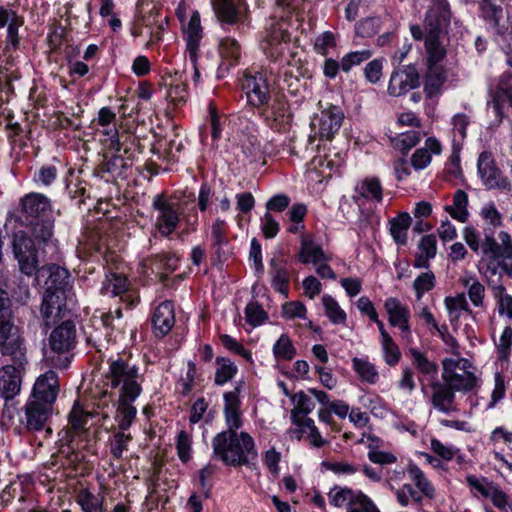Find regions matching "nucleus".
Listing matches in <instances>:
<instances>
[{
    "mask_svg": "<svg viewBox=\"0 0 512 512\" xmlns=\"http://www.w3.org/2000/svg\"><path fill=\"white\" fill-rule=\"evenodd\" d=\"M247 103L259 110L266 124L275 130L285 129L290 113L285 97L271 94L266 71L247 72L242 80Z\"/></svg>",
    "mask_w": 512,
    "mask_h": 512,
    "instance_id": "f257e3e1",
    "label": "nucleus"
},
{
    "mask_svg": "<svg viewBox=\"0 0 512 512\" xmlns=\"http://www.w3.org/2000/svg\"><path fill=\"white\" fill-rule=\"evenodd\" d=\"M462 234L469 248L482 254L480 264L485 266V273L490 276L502 273L512 275V237L508 232L498 233L499 242L488 234L480 240L479 233L471 226H466Z\"/></svg>",
    "mask_w": 512,
    "mask_h": 512,
    "instance_id": "f03ea898",
    "label": "nucleus"
},
{
    "mask_svg": "<svg viewBox=\"0 0 512 512\" xmlns=\"http://www.w3.org/2000/svg\"><path fill=\"white\" fill-rule=\"evenodd\" d=\"M276 7L272 17L269 19L263 38L261 48L265 55L274 63L287 50L290 43L289 28L293 27V16L295 21L299 19V7L304 0H275Z\"/></svg>",
    "mask_w": 512,
    "mask_h": 512,
    "instance_id": "7ed1b4c3",
    "label": "nucleus"
},
{
    "mask_svg": "<svg viewBox=\"0 0 512 512\" xmlns=\"http://www.w3.org/2000/svg\"><path fill=\"white\" fill-rule=\"evenodd\" d=\"M105 385L111 390H118L119 397L126 399H137L142 392L143 376L139 368L129 359L122 357L110 358L109 369L105 374ZM114 407L112 391L106 388L102 392V398L97 403L98 407L108 408L109 404Z\"/></svg>",
    "mask_w": 512,
    "mask_h": 512,
    "instance_id": "20e7f679",
    "label": "nucleus"
},
{
    "mask_svg": "<svg viewBox=\"0 0 512 512\" xmlns=\"http://www.w3.org/2000/svg\"><path fill=\"white\" fill-rule=\"evenodd\" d=\"M213 455L228 466L248 464L257 457L254 439L247 432L218 433L212 439Z\"/></svg>",
    "mask_w": 512,
    "mask_h": 512,
    "instance_id": "39448f33",
    "label": "nucleus"
},
{
    "mask_svg": "<svg viewBox=\"0 0 512 512\" xmlns=\"http://www.w3.org/2000/svg\"><path fill=\"white\" fill-rule=\"evenodd\" d=\"M471 369V362L465 358H445L442 360V380L457 392L467 393L477 385Z\"/></svg>",
    "mask_w": 512,
    "mask_h": 512,
    "instance_id": "423d86ee",
    "label": "nucleus"
},
{
    "mask_svg": "<svg viewBox=\"0 0 512 512\" xmlns=\"http://www.w3.org/2000/svg\"><path fill=\"white\" fill-rule=\"evenodd\" d=\"M0 354L18 366L27 363L25 338L13 319L0 322Z\"/></svg>",
    "mask_w": 512,
    "mask_h": 512,
    "instance_id": "0eeeda50",
    "label": "nucleus"
},
{
    "mask_svg": "<svg viewBox=\"0 0 512 512\" xmlns=\"http://www.w3.org/2000/svg\"><path fill=\"white\" fill-rule=\"evenodd\" d=\"M154 227L165 237L170 236L180 222V206L170 201L163 193L153 197Z\"/></svg>",
    "mask_w": 512,
    "mask_h": 512,
    "instance_id": "6e6552de",
    "label": "nucleus"
},
{
    "mask_svg": "<svg viewBox=\"0 0 512 512\" xmlns=\"http://www.w3.org/2000/svg\"><path fill=\"white\" fill-rule=\"evenodd\" d=\"M11 247L20 271L28 276L35 274L38 270L39 258L33 238L25 231H18L13 234Z\"/></svg>",
    "mask_w": 512,
    "mask_h": 512,
    "instance_id": "1a4fd4ad",
    "label": "nucleus"
},
{
    "mask_svg": "<svg viewBox=\"0 0 512 512\" xmlns=\"http://www.w3.org/2000/svg\"><path fill=\"white\" fill-rule=\"evenodd\" d=\"M477 171L483 185L489 189H496L502 192H510L512 183L502 171L497 167L493 155L488 152H482L477 161Z\"/></svg>",
    "mask_w": 512,
    "mask_h": 512,
    "instance_id": "9d476101",
    "label": "nucleus"
},
{
    "mask_svg": "<svg viewBox=\"0 0 512 512\" xmlns=\"http://www.w3.org/2000/svg\"><path fill=\"white\" fill-rule=\"evenodd\" d=\"M68 299L64 292L46 290L40 304L42 326L47 330L62 321L68 314Z\"/></svg>",
    "mask_w": 512,
    "mask_h": 512,
    "instance_id": "9b49d317",
    "label": "nucleus"
},
{
    "mask_svg": "<svg viewBox=\"0 0 512 512\" xmlns=\"http://www.w3.org/2000/svg\"><path fill=\"white\" fill-rule=\"evenodd\" d=\"M21 215L31 223L34 220L48 218L53 212V203L46 195L30 192L19 200Z\"/></svg>",
    "mask_w": 512,
    "mask_h": 512,
    "instance_id": "f8f14e48",
    "label": "nucleus"
},
{
    "mask_svg": "<svg viewBox=\"0 0 512 512\" xmlns=\"http://www.w3.org/2000/svg\"><path fill=\"white\" fill-rule=\"evenodd\" d=\"M53 413V406L29 399L23 407L20 423L29 431L42 430Z\"/></svg>",
    "mask_w": 512,
    "mask_h": 512,
    "instance_id": "ddd939ff",
    "label": "nucleus"
},
{
    "mask_svg": "<svg viewBox=\"0 0 512 512\" xmlns=\"http://www.w3.org/2000/svg\"><path fill=\"white\" fill-rule=\"evenodd\" d=\"M419 80L417 68L414 65H407L391 74L387 91L391 96H402L418 87Z\"/></svg>",
    "mask_w": 512,
    "mask_h": 512,
    "instance_id": "4468645a",
    "label": "nucleus"
},
{
    "mask_svg": "<svg viewBox=\"0 0 512 512\" xmlns=\"http://www.w3.org/2000/svg\"><path fill=\"white\" fill-rule=\"evenodd\" d=\"M429 387V402L435 410L447 415L458 411L455 404L456 390L439 380L432 381Z\"/></svg>",
    "mask_w": 512,
    "mask_h": 512,
    "instance_id": "2eb2a0df",
    "label": "nucleus"
},
{
    "mask_svg": "<svg viewBox=\"0 0 512 512\" xmlns=\"http://www.w3.org/2000/svg\"><path fill=\"white\" fill-rule=\"evenodd\" d=\"M58 392V375L56 372L49 370L37 378L29 399L53 406Z\"/></svg>",
    "mask_w": 512,
    "mask_h": 512,
    "instance_id": "dca6fc26",
    "label": "nucleus"
},
{
    "mask_svg": "<svg viewBox=\"0 0 512 512\" xmlns=\"http://www.w3.org/2000/svg\"><path fill=\"white\" fill-rule=\"evenodd\" d=\"M451 14L447 0H431L425 20V31L446 33L450 25Z\"/></svg>",
    "mask_w": 512,
    "mask_h": 512,
    "instance_id": "f3484780",
    "label": "nucleus"
},
{
    "mask_svg": "<svg viewBox=\"0 0 512 512\" xmlns=\"http://www.w3.org/2000/svg\"><path fill=\"white\" fill-rule=\"evenodd\" d=\"M240 385H237L232 391L225 392L224 399V418L227 430L221 433H234L242 427V413L240 410Z\"/></svg>",
    "mask_w": 512,
    "mask_h": 512,
    "instance_id": "a211bd4d",
    "label": "nucleus"
},
{
    "mask_svg": "<svg viewBox=\"0 0 512 512\" xmlns=\"http://www.w3.org/2000/svg\"><path fill=\"white\" fill-rule=\"evenodd\" d=\"M76 329L71 320H63L49 336V347L57 354L66 353L75 345Z\"/></svg>",
    "mask_w": 512,
    "mask_h": 512,
    "instance_id": "6ab92c4d",
    "label": "nucleus"
},
{
    "mask_svg": "<svg viewBox=\"0 0 512 512\" xmlns=\"http://www.w3.org/2000/svg\"><path fill=\"white\" fill-rule=\"evenodd\" d=\"M183 38L186 42V53L190 61H198L199 46L203 37L200 14L194 11L187 23L182 26Z\"/></svg>",
    "mask_w": 512,
    "mask_h": 512,
    "instance_id": "aec40b11",
    "label": "nucleus"
},
{
    "mask_svg": "<svg viewBox=\"0 0 512 512\" xmlns=\"http://www.w3.org/2000/svg\"><path fill=\"white\" fill-rule=\"evenodd\" d=\"M23 367L13 363L0 368V396L6 401L12 400L20 392V369Z\"/></svg>",
    "mask_w": 512,
    "mask_h": 512,
    "instance_id": "412c9836",
    "label": "nucleus"
},
{
    "mask_svg": "<svg viewBox=\"0 0 512 512\" xmlns=\"http://www.w3.org/2000/svg\"><path fill=\"white\" fill-rule=\"evenodd\" d=\"M384 308L388 314V321L391 326L401 330L403 337L410 336V310L397 298L389 297L384 302Z\"/></svg>",
    "mask_w": 512,
    "mask_h": 512,
    "instance_id": "4be33fe9",
    "label": "nucleus"
},
{
    "mask_svg": "<svg viewBox=\"0 0 512 512\" xmlns=\"http://www.w3.org/2000/svg\"><path fill=\"white\" fill-rule=\"evenodd\" d=\"M175 324L174 304L171 301L160 303L152 314L153 333L157 337L167 335Z\"/></svg>",
    "mask_w": 512,
    "mask_h": 512,
    "instance_id": "5701e85b",
    "label": "nucleus"
},
{
    "mask_svg": "<svg viewBox=\"0 0 512 512\" xmlns=\"http://www.w3.org/2000/svg\"><path fill=\"white\" fill-rule=\"evenodd\" d=\"M127 288L128 280L125 275L117 272H109L102 282L101 293L113 297L120 296L122 301H129V305L133 306L135 300L130 293H127Z\"/></svg>",
    "mask_w": 512,
    "mask_h": 512,
    "instance_id": "b1692460",
    "label": "nucleus"
},
{
    "mask_svg": "<svg viewBox=\"0 0 512 512\" xmlns=\"http://www.w3.org/2000/svg\"><path fill=\"white\" fill-rule=\"evenodd\" d=\"M297 257L299 262L312 265L322 260H331L330 255L326 254L322 247L314 241L312 235L303 233L300 236V248Z\"/></svg>",
    "mask_w": 512,
    "mask_h": 512,
    "instance_id": "393cba45",
    "label": "nucleus"
},
{
    "mask_svg": "<svg viewBox=\"0 0 512 512\" xmlns=\"http://www.w3.org/2000/svg\"><path fill=\"white\" fill-rule=\"evenodd\" d=\"M211 2L217 18L229 24L239 21L245 9L244 0H211Z\"/></svg>",
    "mask_w": 512,
    "mask_h": 512,
    "instance_id": "a878e982",
    "label": "nucleus"
},
{
    "mask_svg": "<svg viewBox=\"0 0 512 512\" xmlns=\"http://www.w3.org/2000/svg\"><path fill=\"white\" fill-rule=\"evenodd\" d=\"M355 200L362 205L365 200L380 203L383 199V188L376 177H366L355 187Z\"/></svg>",
    "mask_w": 512,
    "mask_h": 512,
    "instance_id": "bb28decb",
    "label": "nucleus"
},
{
    "mask_svg": "<svg viewBox=\"0 0 512 512\" xmlns=\"http://www.w3.org/2000/svg\"><path fill=\"white\" fill-rule=\"evenodd\" d=\"M444 33L425 31L424 47L426 52V65H441L447 50L442 42Z\"/></svg>",
    "mask_w": 512,
    "mask_h": 512,
    "instance_id": "cd10ccee",
    "label": "nucleus"
},
{
    "mask_svg": "<svg viewBox=\"0 0 512 512\" xmlns=\"http://www.w3.org/2000/svg\"><path fill=\"white\" fill-rule=\"evenodd\" d=\"M343 120L342 112L332 107L321 112L318 119V134L321 139L329 140L340 129Z\"/></svg>",
    "mask_w": 512,
    "mask_h": 512,
    "instance_id": "c85d7f7f",
    "label": "nucleus"
},
{
    "mask_svg": "<svg viewBox=\"0 0 512 512\" xmlns=\"http://www.w3.org/2000/svg\"><path fill=\"white\" fill-rule=\"evenodd\" d=\"M48 278L46 280V290L52 292H64L67 297L71 295L70 273L69 271L56 264L49 265L47 268Z\"/></svg>",
    "mask_w": 512,
    "mask_h": 512,
    "instance_id": "c756f323",
    "label": "nucleus"
},
{
    "mask_svg": "<svg viewBox=\"0 0 512 512\" xmlns=\"http://www.w3.org/2000/svg\"><path fill=\"white\" fill-rule=\"evenodd\" d=\"M219 53L221 63L219 70L221 72L228 71L239 63L241 57V46L238 41L231 37L223 38L219 43Z\"/></svg>",
    "mask_w": 512,
    "mask_h": 512,
    "instance_id": "7c9ffc66",
    "label": "nucleus"
},
{
    "mask_svg": "<svg viewBox=\"0 0 512 512\" xmlns=\"http://www.w3.org/2000/svg\"><path fill=\"white\" fill-rule=\"evenodd\" d=\"M442 146L440 142L429 137L425 140L424 147L417 149L411 156V165L415 170L425 169L432 160V155L441 154Z\"/></svg>",
    "mask_w": 512,
    "mask_h": 512,
    "instance_id": "2f4dec72",
    "label": "nucleus"
},
{
    "mask_svg": "<svg viewBox=\"0 0 512 512\" xmlns=\"http://www.w3.org/2000/svg\"><path fill=\"white\" fill-rule=\"evenodd\" d=\"M437 254V240L433 234L423 236L417 247L413 266L418 269H428L430 260Z\"/></svg>",
    "mask_w": 512,
    "mask_h": 512,
    "instance_id": "473e14b6",
    "label": "nucleus"
},
{
    "mask_svg": "<svg viewBox=\"0 0 512 512\" xmlns=\"http://www.w3.org/2000/svg\"><path fill=\"white\" fill-rule=\"evenodd\" d=\"M269 275L271 278V286L287 298L289 294L290 275L284 261L276 258L271 259Z\"/></svg>",
    "mask_w": 512,
    "mask_h": 512,
    "instance_id": "72a5a7b5",
    "label": "nucleus"
},
{
    "mask_svg": "<svg viewBox=\"0 0 512 512\" xmlns=\"http://www.w3.org/2000/svg\"><path fill=\"white\" fill-rule=\"evenodd\" d=\"M444 305L448 312L449 321L453 329H457L459 327L460 318L463 313L472 314V310L464 293L446 297L444 299Z\"/></svg>",
    "mask_w": 512,
    "mask_h": 512,
    "instance_id": "f704fd0d",
    "label": "nucleus"
},
{
    "mask_svg": "<svg viewBox=\"0 0 512 512\" xmlns=\"http://www.w3.org/2000/svg\"><path fill=\"white\" fill-rule=\"evenodd\" d=\"M447 80L446 70L442 65H427L424 77V92L428 98L437 96Z\"/></svg>",
    "mask_w": 512,
    "mask_h": 512,
    "instance_id": "c9c22d12",
    "label": "nucleus"
},
{
    "mask_svg": "<svg viewBox=\"0 0 512 512\" xmlns=\"http://www.w3.org/2000/svg\"><path fill=\"white\" fill-rule=\"evenodd\" d=\"M54 221L41 220L37 221L32 227V236L39 247L45 249L48 247L53 251L56 250V240L53 237Z\"/></svg>",
    "mask_w": 512,
    "mask_h": 512,
    "instance_id": "e433bc0d",
    "label": "nucleus"
},
{
    "mask_svg": "<svg viewBox=\"0 0 512 512\" xmlns=\"http://www.w3.org/2000/svg\"><path fill=\"white\" fill-rule=\"evenodd\" d=\"M411 356L412 364L420 375L425 376L432 381L438 380L439 367L435 361L430 360L426 354L416 348L408 350Z\"/></svg>",
    "mask_w": 512,
    "mask_h": 512,
    "instance_id": "4c0bfd02",
    "label": "nucleus"
},
{
    "mask_svg": "<svg viewBox=\"0 0 512 512\" xmlns=\"http://www.w3.org/2000/svg\"><path fill=\"white\" fill-rule=\"evenodd\" d=\"M491 292L499 317L505 318L509 323H512V295L507 292L503 284L493 285Z\"/></svg>",
    "mask_w": 512,
    "mask_h": 512,
    "instance_id": "58836bf2",
    "label": "nucleus"
},
{
    "mask_svg": "<svg viewBox=\"0 0 512 512\" xmlns=\"http://www.w3.org/2000/svg\"><path fill=\"white\" fill-rule=\"evenodd\" d=\"M291 401L294 404L290 415L292 423H298L300 420L309 418L308 414L315 408L313 399L304 391L294 393L291 396Z\"/></svg>",
    "mask_w": 512,
    "mask_h": 512,
    "instance_id": "ea45409f",
    "label": "nucleus"
},
{
    "mask_svg": "<svg viewBox=\"0 0 512 512\" xmlns=\"http://www.w3.org/2000/svg\"><path fill=\"white\" fill-rule=\"evenodd\" d=\"M407 473L409 474V477L414 486L418 489L424 498L430 500L435 498L436 489L434 485L417 465L410 463L407 466Z\"/></svg>",
    "mask_w": 512,
    "mask_h": 512,
    "instance_id": "a19ab883",
    "label": "nucleus"
},
{
    "mask_svg": "<svg viewBox=\"0 0 512 512\" xmlns=\"http://www.w3.org/2000/svg\"><path fill=\"white\" fill-rule=\"evenodd\" d=\"M361 492L349 487L334 486L330 489L328 498L331 505L337 508L346 507L348 511Z\"/></svg>",
    "mask_w": 512,
    "mask_h": 512,
    "instance_id": "79ce46f5",
    "label": "nucleus"
},
{
    "mask_svg": "<svg viewBox=\"0 0 512 512\" xmlns=\"http://www.w3.org/2000/svg\"><path fill=\"white\" fill-rule=\"evenodd\" d=\"M293 424L297 426L296 432L298 433V440L306 434L310 445L314 448H321L327 443V441L321 436L312 418L309 417Z\"/></svg>",
    "mask_w": 512,
    "mask_h": 512,
    "instance_id": "37998d69",
    "label": "nucleus"
},
{
    "mask_svg": "<svg viewBox=\"0 0 512 512\" xmlns=\"http://www.w3.org/2000/svg\"><path fill=\"white\" fill-rule=\"evenodd\" d=\"M460 283L467 290L468 297L475 307H482L485 299V286L473 275L460 278Z\"/></svg>",
    "mask_w": 512,
    "mask_h": 512,
    "instance_id": "c03bdc74",
    "label": "nucleus"
},
{
    "mask_svg": "<svg viewBox=\"0 0 512 512\" xmlns=\"http://www.w3.org/2000/svg\"><path fill=\"white\" fill-rule=\"evenodd\" d=\"M135 400L119 397L115 419L120 430L126 431L132 425L137 414L136 408L132 405Z\"/></svg>",
    "mask_w": 512,
    "mask_h": 512,
    "instance_id": "a18cd8bd",
    "label": "nucleus"
},
{
    "mask_svg": "<svg viewBox=\"0 0 512 512\" xmlns=\"http://www.w3.org/2000/svg\"><path fill=\"white\" fill-rule=\"evenodd\" d=\"M389 231L393 240L399 245L407 243L408 229L411 225V217L408 213H401L389 221Z\"/></svg>",
    "mask_w": 512,
    "mask_h": 512,
    "instance_id": "49530a36",
    "label": "nucleus"
},
{
    "mask_svg": "<svg viewBox=\"0 0 512 512\" xmlns=\"http://www.w3.org/2000/svg\"><path fill=\"white\" fill-rule=\"evenodd\" d=\"M352 367L361 381L371 385L378 382L379 373L376 369V366L367 358L354 357L352 359Z\"/></svg>",
    "mask_w": 512,
    "mask_h": 512,
    "instance_id": "de8ad7c7",
    "label": "nucleus"
},
{
    "mask_svg": "<svg viewBox=\"0 0 512 512\" xmlns=\"http://www.w3.org/2000/svg\"><path fill=\"white\" fill-rule=\"evenodd\" d=\"M216 371L214 376V383L217 386H223L231 381L238 372V368L233 361L225 357L216 358Z\"/></svg>",
    "mask_w": 512,
    "mask_h": 512,
    "instance_id": "09e8293b",
    "label": "nucleus"
},
{
    "mask_svg": "<svg viewBox=\"0 0 512 512\" xmlns=\"http://www.w3.org/2000/svg\"><path fill=\"white\" fill-rule=\"evenodd\" d=\"M103 501L101 493L94 494L89 489H81L77 494V503L83 512H103Z\"/></svg>",
    "mask_w": 512,
    "mask_h": 512,
    "instance_id": "8fccbe9b",
    "label": "nucleus"
},
{
    "mask_svg": "<svg viewBox=\"0 0 512 512\" xmlns=\"http://www.w3.org/2000/svg\"><path fill=\"white\" fill-rule=\"evenodd\" d=\"M322 304L324 307L325 315L332 324H346V312L340 307L339 303L331 295L325 294L322 297Z\"/></svg>",
    "mask_w": 512,
    "mask_h": 512,
    "instance_id": "3c124183",
    "label": "nucleus"
},
{
    "mask_svg": "<svg viewBox=\"0 0 512 512\" xmlns=\"http://www.w3.org/2000/svg\"><path fill=\"white\" fill-rule=\"evenodd\" d=\"M468 195L463 190H457L453 197V205L446 206L445 210L459 222H466L468 218Z\"/></svg>",
    "mask_w": 512,
    "mask_h": 512,
    "instance_id": "603ef678",
    "label": "nucleus"
},
{
    "mask_svg": "<svg viewBox=\"0 0 512 512\" xmlns=\"http://www.w3.org/2000/svg\"><path fill=\"white\" fill-rule=\"evenodd\" d=\"M91 417V413L85 411L76 400L69 414V425L75 434H80L86 431Z\"/></svg>",
    "mask_w": 512,
    "mask_h": 512,
    "instance_id": "864d4df0",
    "label": "nucleus"
},
{
    "mask_svg": "<svg viewBox=\"0 0 512 512\" xmlns=\"http://www.w3.org/2000/svg\"><path fill=\"white\" fill-rule=\"evenodd\" d=\"M470 118L464 113H457L451 119L452 140L454 145H461L467 136Z\"/></svg>",
    "mask_w": 512,
    "mask_h": 512,
    "instance_id": "5fc2aeb1",
    "label": "nucleus"
},
{
    "mask_svg": "<svg viewBox=\"0 0 512 512\" xmlns=\"http://www.w3.org/2000/svg\"><path fill=\"white\" fill-rule=\"evenodd\" d=\"M273 355L277 361L292 360L296 355V349L286 334H282L273 345Z\"/></svg>",
    "mask_w": 512,
    "mask_h": 512,
    "instance_id": "6e6d98bb",
    "label": "nucleus"
},
{
    "mask_svg": "<svg viewBox=\"0 0 512 512\" xmlns=\"http://www.w3.org/2000/svg\"><path fill=\"white\" fill-rule=\"evenodd\" d=\"M132 441L130 433L120 430L113 434L110 440V453L114 459H121L124 452L128 450L129 444Z\"/></svg>",
    "mask_w": 512,
    "mask_h": 512,
    "instance_id": "4d7b16f0",
    "label": "nucleus"
},
{
    "mask_svg": "<svg viewBox=\"0 0 512 512\" xmlns=\"http://www.w3.org/2000/svg\"><path fill=\"white\" fill-rule=\"evenodd\" d=\"M397 502L402 507H407L410 502L421 504L424 497L411 484L405 483L401 488L395 491Z\"/></svg>",
    "mask_w": 512,
    "mask_h": 512,
    "instance_id": "13d9d810",
    "label": "nucleus"
},
{
    "mask_svg": "<svg viewBox=\"0 0 512 512\" xmlns=\"http://www.w3.org/2000/svg\"><path fill=\"white\" fill-rule=\"evenodd\" d=\"M372 56L369 49L349 52L341 58V70L345 73L349 72L353 67L360 65Z\"/></svg>",
    "mask_w": 512,
    "mask_h": 512,
    "instance_id": "bf43d9fd",
    "label": "nucleus"
},
{
    "mask_svg": "<svg viewBox=\"0 0 512 512\" xmlns=\"http://www.w3.org/2000/svg\"><path fill=\"white\" fill-rule=\"evenodd\" d=\"M436 284L435 275L432 271H426L417 276L413 282V289L416 298L420 300L423 295L431 291Z\"/></svg>",
    "mask_w": 512,
    "mask_h": 512,
    "instance_id": "052dcab7",
    "label": "nucleus"
},
{
    "mask_svg": "<svg viewBox=\"0 0 512 512\" xmlns=\"http://www.w3.org/2000/svg\"><path fill=\"white\" fill-rule=\"evenodd\" d=\"M6 288L7 283L5 277L0 274V322L14 318L12 311V301Z\"/></svg>",
    "mask_w": 512,
    "mask_h": 512,
    "instance_id": "680f3d73",
    "label": "nucleus"
},
{
    "mask_svg": "<svg viewBox=\"0 0 512 512\" xmlns=\"http://www.w3.org/2000/svg\"><path fill=\"white\" fill-rule=\"evenodd\" d=\"M421 140L420 133L418 131H407L404 133H400L399 135L395 136L391 139V143L393 147L407 152L412 147L417 145Z\"/></svg>",
    "mask_w": 512,
    "mask_h": 512,
    "instance_id": "e2e57ef3",
    "label": "nucleus"
},
{
    "mask_svg": "<svg viewBox=\"0 0 512 512\" xmlns=\"http://www.w3.org/2000/svg\"><path fill=\"white\" fill-rule=\"evenodd\" d=\"M245 319L253 327L262 325L268 320V315L257 302H250L245 308Z\"/></svg>",
    "mask_w": 512,
    "mask_h": 512,
    "instance_id": "0e129e2a",
    "label": "nucleus"
},
{
    "mask_svg": "<svg viewBox=\"0 0 512 512\" xmlns=\"http://www.w3.org/2000/svg\"><path fill=\"white\" fill-rule=\"evenodd\" d=\"M384 361L389 366H395L401 359V351L392 337L381 340Z\"/></svg>",
    "mask_w": 512,
    "mask_h": 512,
    "instance_id": "69168bd1",
    "label": "nucleus"
},
{
    "mask_svg": "<svg viewBox=\"0 0 512 512\" xmlns=\"http://www.w3.org/2000/svg\"><path fill=\"white\" fill-rule=\"evenodd\" d=\"M176 449L177 455L183 463H187L192 458V438L184 430L177 435Z\"/></svg>",
    "mask_w": 512,
    "mask_h": 512,
    "instance_id": "338daca9",
    "label": "nucleus"
},
{
    "mask_svg": "<svg viewBox=\"0 0 512 512\" xmlns=\"http://www.w3.org/2000/svg\"><path fill=\"white\" fill-rule=\"evenodd\" d=\"M491 500L492 504L502 512H512V501L509 500L508 495L499 487L495 485L487 497Z\"/></svg>",
    "mask_w": 512,
    "mask_h": 512,
    "instance_id": "774afa93",
    "label": "nucleus"
}]
</instances>
